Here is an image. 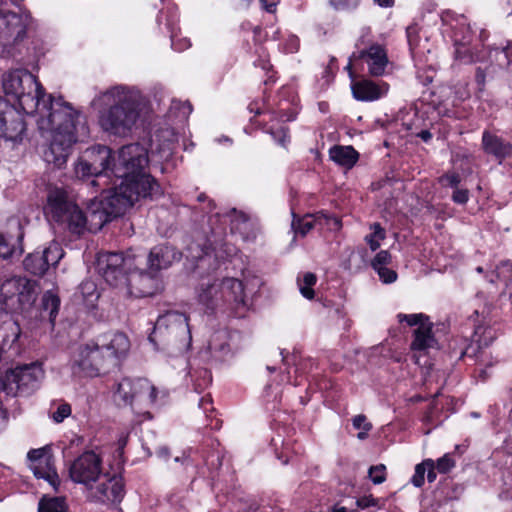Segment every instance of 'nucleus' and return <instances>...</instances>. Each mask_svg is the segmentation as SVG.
Wrapping results in <instances>:
<instances>
[{
    "mask_svg": "<svg viewBox=\"0 0 512 512\" xmlns=\"http://www.w3.org/2000/svg\"><path fill=\"white\" fill-rule=\"evenodd\" d=\"M398 321L400 323L406 322L409 326H417L422 327L425 323L429 321V317L423 313L416 314H403L399 313L397 315Z\"/></svg>",
    "mask_w": 512,
    "mask_h": 512,
    "instance_id": "35",
    "label": "nucleus"
},
{
    "mask_svg": "<svg viewBox=\"0 0 512 512\" xmlns=\"http://www.w3.org/2000/svg\"><path fill=\"white\" fill-rule=\"evenodd\" d=\"M352 424L355 429L370 431L372 429V424L367 421V418L363 414L356 415L352 419Z\"/></svg>",
    "mask_w": 512,
    "mask_h": 512,
    "instance_id": "49",
    "label": "nucleus"
},
{
    "mask_svg": "<svg viewBox=\"0 0 512 512\" xmlns=\"http://www.w3.org/2000/svg\"><path fill=\"white\" fill-rule=\"evenodd\" d=\"M92 105L98 111V125L109 135H130L140 118L139 91L127 86L107 89L93 99Z\"/></svg>",
    "mask_w": 512,
    "mask_h": 512,
    "instance_id": "3",
    "label": "nucleus"
},
{
    "mask_svg": "<svg viewBox=\"0 0 512 512\" xmlns=\"http://www.w3.org/2000/svg\"><path fill=\"white\" fill-rule=\"evenodd\" d=\"M220 288L222 307L237 310L246 305V291H257L262 285L260 278L253 276L244 281L234 277L217 279Z\"/></svg>",
    "mask_w": 512,
    "mask_h": 512,
    "instance_id": "11",
    "label": "nucleus"
},
{
    "mask_svg": "<svg viewBox=\"0 0 512 512\" xmlns=\"http://www.w3.org/2000/svg\"><path fill=\"white\" fill-rule=\"evenodd\" d=\"M60 299L52 291H47L42 297L43 310L48 312L49 319L53 323L59 310Z\"/></svg>",
    "mask_w": 512,
    "mask_h": 512,
    "instance_id": "31",
    "label": "nucleus"
},
{
    "mask_svg": "<svg viewBox=\"0 0 512 512\" xmlns=\"http://www.w3.org/2000/svg\"><path fill=\"white\" fill-rule=\"evenodd\" d=\"M148 163L147 149L139 143H132L119 150L117 160L113 159L111 172L116 181H125L149 192L150 187L160 184L146 172Z\"/></svg>",
    "mask_w": 512,
    "mask_h": 512,
    "instance_id": "6",
    "label": "nucleus"
},
{
    "mask_svg": "<svg viewBox=\"0 0 512 512\" xmlns=\"http://www.w3.org/2000/svg\"><path fill=\"white\" fill-rule=\"evenodd\" d=\"M181 253L178 252L173 246L158 245L151 249L148 256L149 270L158 273L161 269H167L174 262L179 261Z\"/></svg>",
    "mask_w": 512,
    "mask_h": 512,
    "instance_id": "22",
    "label": "nucleus"
},
{
    "mask_svg": "<svg viewBox=\"0 0 512 512\" xmlns=\"http://www.w3.org/2000/svg\"><path fill=\"white\" fill-rule=\"evenodd\" d=\"M270 134L272 135L273 139L283 147H286L290 141L288 128L285 126H281L275 130L271 129Z\"/></svg>",
    "mask_w": 512,
    "mask_h": 512,
    "instance_id": "42",
    "label": "nucleus"
},
{
    "mask_svg": "<svg viewBox=\"0 0 512 512\" xmlns=\"http://www.w3.org/2000/svg\"><path fill=\"white\" fill-rule=\"evenodd\" d=\"M161 186L150 187L149 192L132 184H120L103 189L102 198L86 214L63 188H52L47 195L44 212L49 220L57 223L71 234L82 236L86 232L96 233L112 219L123 215L140 199H157L162 195Z\"/></svg>",
    "mask_w": 512,
    "mask_h": 512,
    "instance_id": "2",
    "label": "nucleus"
},
{
    "mask_svg": "<svg viewBox=\"0 0 512 512\" xmlns=\"http://www.w3.org/2000/svg\"><path fill=\"white\" fill-rule=\"evenodd\" d=\"M391 260V255L388 251L382 250L376 254L375 258L372 261V267L374 269L386 266L389 264Z\"/></svg>",
    "mask_w": 512,
    "mask_h": 512,
    "instance_id": "47",
    "label": "nucleus"
},
{
    "mask_svg": "<svg viewBox=\"0 0 512 512\" xmlns=\"http://www.w3.org/2000/svg\"><path fill=\"white\" fill-rule=\"evenodd\" d=\"M197 300L207 311L222 307V298L217 278L203 279L196 289Z\"/></svg>",
    "mask_w": 512,
    "mask_h": 512,
    "instance_id": "21",
    "label": "nucleus"
},
{
    "mask_svg": "<svg viewBox=\"0 0 512 512\" xmlns=\"http://www.w3.org/2000/svg\"><path fill=\"white\" fill-rule=\"evenodd\" d=\"M187 257L193 260H202L209 253V247L201 246L200 244L191 243L187 247Z\"/></svg>",
    "mask_w": 512,
    "mask_h": 512,
    "instance_id": "39",
    "label": "nucleus"
},
{
    "mask_svg": "<svg viewBox=\"0 0 512 512\" xmlns=\"http://www.w3.org/2000/svg\"><path fill=\"white\" fill-rule=\"evenodd\" d=\"M380 279L387 284L393 283L397 279V273L386 266L375 269Z\"/></svg>",
    "mask_w": 512,
    "mask_h": 512,
    "instance_id": "45",
    "label": "nucleus"
},
{
    "mask_svg": "<svg viewBox=\"0 0 512 512\" xmlns=\"http://www.w3.org/2000/svg\"><path fill=\"white\" fill-rule=\"evenodd\" d=\"M455 466L454 460L450 457V455L445 454L443 457L439 458L436 463V468L440 473H447Z\"/></svg>",
    "mask_w": 512,
    "mask_h": 512,
    "instance_id": "44",
    "label": "nucleus"
},
{
    "mask_svg": "<svg viewBox=\"0 0 512 512\" xmlns=\"http://www.w3.org/2000/svg\"><path fill=\"white\" fill-rule=\"evenodd\" d=\"M149 341L158 350L183 352L191 342L187 316L177 311H169L159 316Z\"/></svg>",
    "mask_w": 512,
    "mask_h": 512,
    "instance_id": "7",
    "label": "nucleus"
},
{
    "mask_svg": "<svg viewBox=\"0 0 512 512\" xmlns=\"http://www.w3.org/2000/svg\"><path fill=\"white\" fill-rule=\"evenodd\" d=\"M360 0H330V3L336 9H354L358 6Z\"/></svg>",
    "mask_w": 512,
    "mask_h": 512,
    "instance_id": "51",
    "label": "nucleus"
},
{
    "mask_svg": "<svg viewBox=\"0 0 512 512\" xmlns=\"http://www.w3.org/2000/svg\"><path fill=\"white\" fill-rule=\"evenodd\" d=\"M351 58L363 59L367 64L369 74L374 77L384 75L388 65L386 49L380 44L370 45L368 48L354 52Z\"/></svg>",
    "mask_w": 512,
    "mask_h": 512,
    "instance_id": "18",
    "label": "nucleus"
},
{
    "mask_svg": "<svg viewBox=\"0 0 512 512\" xmlns=\"http://www.w3.org/2000/svg\"><path fill=\"white\" fill-rule=\"evenodd\" d=\"M330 159L346 168H352L359 154L352 146H334L329 150Z\"/></svg>",
    "mask_w": 512,
    "mask_h": 512,
    "instance_id": "28",
    "label": "nucleus"
},
{
    "mask_svg": "<svg viewBox=\"0 0 512 512\" xmlns=\"http://www.w3.org/2000/svg\"><path fill=\"white\" fill-rule=\"evenodd\" d=\"M461 178L457 173L445 174L440 178V183L451 188H458Z\"/></svg>",
    "mask_w": 512,
    "mask_h": 512,
    "instance_id": "48",
    "label": "nucleus"
},
{
    "mask_svg": "<svg viewBox=\"0 0 512 512\" xmlns=\"http://www.w3.org/2000/svg\"><path fill=\"white\" fill-rule=\"evenodd\" d=\"M30 462V469L39 479L46 480L51 486L56 488L59 484V477L53 467L52 457L48 454L46 448L32 449L27 454Z\"/></svg>",
    "mask_w": 512,
    "mask_h": 512,
    "instance_id": "17",
    "label": "nucleus"
},
{
    "mask_svg": "<svg viewBox=\"0 0 512 512\" xmlns=\"http://www.w3.org/2000/svg\"><path fill=\"white\" fill-rule=\"evenodd\" d=\"M38 293L36 281L21 276L8 278L0 286L2 301L8 309L13 311L24 312L30 309Z\"/></svg>",
    "mask_w": 512,
    "mask_h": 512,
    "instance_id": "8",
    "label": "nucleus"
},
{
    "mask_svg": "<svg viewBox=\"0 0 512 512\" xmlns=\"http://www.w3.org/2000/svg\"><path fill=\"white\" fill-rule=\"evenodd\" d=\"M482 148L485 153L502 161L512 153V145L489 131L482 134Z\"/></svg>",
    "mask_w": 512,
    "mask_h": 512,
    "instance_id": "24",
    "label": "nucleus"
},
{
    "mask_svg": "<svg viewBox=\"0 0 512 512\" xmlns=\"http://www.w3.org/2000/svg\"><path fill=\"white\" fill-rule=\"evenodd\" d=\"M433 323L429 320L422 327L414 330V339L411 343L412 350L423 351L436 346L437 341L432 332Z\"/></svg>",
    "mask_w": 512,
    "mask_h": 512,
    "instance_id": "27",
    "label": "nucleus"
},
{
    "mask_svg": "<svg viewBox=\"0 0 512 512\" xmlns=\"http://www.w3.org/2000/svg\"><path fill=\"white\" fill-rule=\"evenodd\" d=\"M0 349L14 344L20 336V327L7 313H1Z\"/></svg>",
    "mask_w": 512,
    "mask_h": 512,
    "instance_id": "26",
    "label": "nucleus"
},
{
    "mask_svg": "<svg viewBox=\"0 0 512 512\" xmlns=\"http://www.w3.org/2000/svg\"><path fill=\"white\" fill-rule=\"evenodd\" d=\"M129 348L130 342L124 333H112L97 342L79 346L73 363L84 375L96 377L116 367Z\"/></svg>",
    "mask_w": 512,
    "mask_h": 512,
    "instance_id": "5",
    "label": "nucleus"
},
{
    "mask_svg": "<svg viewBox=\"0 0 512 512\" xmlns=\"http://www.w3.org/2000/svg\"><path fill=\"white\" fill-rule=\"evenodd\" d=\"M212 399L209 396H204L201 398L199 402L200 408H202L205 412L208 411V406H211Z\"/></svg>",
    "mask_w": 512,
    "mask_h": 512,
    "instance_id": "56",
    "label": "nucleus"
},
{
    "mask_svg": "<svg viewBox=\"0 0 512 512\" xmlns=\"http://www.w3.org/2000/svg\"><path fill=\"white\" fill-rule=\"evenodd\" d=\"M8 231L0 234V258L8 259L23 252L22 240L24 232L21 223L17 219L8 222Z\"/></svg>",
    "mask_w": 512,
    "mask_h": 512,
    "instance_id": "19",
    "label": "nucleus"
},
{
    "mask_svg": "<svg viewBox=\"0 0 512 512\" xmlns=\"http://www.w3.org/2000/svg\"><path fill=\"white\" fill-rule=\"evenodd\" d=\"M101 463L95 452L86 451L70 464L69 476L73 482L90 487L102 474Z\"/></svg>",
    "mask_w": 512,
    "mask_h": 512,
    "instance_id": "13",
    "label": "nucleus"
},
{
    "mask_svg": "<svg viewBox=\"0 0 512 512\" xmlns=\"http://www.w3.org/2000/svg\"><path fill=\"white\" fill-rule=\"evenodd\" d=\"M477 371L479 372V377H480L482 380H485V379L488 377L487 372H486V370H485V369H483V368L479 367V368H477Z\"/></svg>",
    "mask_w": 512,
    "mask_h": 512,
    "instance_id": "62",
    "label": "nucleus"
},
{
    "mask_svg": "<svg viewBox=\"0 0 512 512\" xmlns=\"http://www.w3.org/2000/svg\"><path fill=\"white\" fill-rule=\"evenodd\" d=\"M3 89L26 114L35 112L38 115V129L42 136L49 139L43 158L47 163L62 167L77 142L75 121L78 113L61 97L47 95L37 78L26 69L6 73L3 76Z\"/></svg>",
    "mask_w": 512,
    "mask_h": 512,
    "instance_id": "1",
    "label": "nucleus"
},
{
    "mask_svg": "<svg viewBox=\"0 0 512 512\" xmlns=\"http://www.w3.org/2000/svg\"><path fill=\"white\" fill-rule=\"evenodd\" d=\"M84 154L94 171L97 172V180H91V184L93 186H107L113 176L110 163L114 158L111 149L104 145H96L88 148Z\"/></svg>",
    "mask_w": 512,
    "mask_h": 512,
    "instance_id": "14",
    "label": "nucleus"
},
{
    "mask_svg": "<svg viewBox=\"0 0 512 512\" xmlns=\"http://www.w3.org/2000/svg\"><path fill=\"white\" fill-rule=\"evenodd\" d=\"M369 477L374 484L383 483L386 479V467L383 464L370 467Z\"/></svg>",
    "mask_w": 512,
    "mask_h": 512,
    "instance_id": "40",
    "label": "nucleus"
},
{
    "mask_svg": "<svg viewBox=\"0 0 512 512\" xmlns=\"http://www.w3.org/2000/svg\"><path fill=\"white\" fill-rule=\"evenodd\" d=\"M170 155H171V149H170V148H168V149H164V150L162 151L161 158H163V159H167Z\"/></svg>",
    "mask_w": 512,
    "mask_h": 512,
    "instance_id": "63",
    "label": "nucleus"
},
{
    "mask_svg": "<svg viewBox=\"0 0 512 512\" xmlns=\"http://www.w3.org/2000/svg\"><path fill=\"white\" fill-rule=\"evenodd\" d=\"M26 130L23 116L14 107L1 121L0 136L13 142L21 141Z\"/></svg>",
    "mask_w": 512,
    "mask_h": 512,
    "instance_id": "23",
    "label": "nucleus"
},
{
    "mask_svg": "<svg viewBox=\"0 0 512 512\" xmlns=\"http://www.w3.org/2000/svg\"><path fill=\"white\" fill-rule=\"evenodd\" d=\"M137 263L138 257L130 253L110 252L98 258L99 271L109 285H125L128 293L134 297L153 296L161 288L158 274L151 270H138Z\"/></svg>",
    "mask_w": 512,
    "mask_h": 512,
    "instance_id": "4",
    "label": "nucleus"
},
{
    "mask_svg": "<svg viewBox=\"0 0 512 512\" xmlns=\"http://www.w3.org/2000/svg\"><path fill=\"white\" fill-rule=\"evenodd\" d=\"M368 432H369V431H365V430H362L361 432H359V433L357 434L358 439H360V440H364V439L367 437V433H368Z\"/></svg>",
    "mask_w": 512,
    "mask_h": 512,
    "instance_id": "64",
    "label": "nucleus"
},
{
    "mask_svg": "<svg viewBox=\"0 0 512 512\" xmlns=\"http://www.w3.org/2000/svg\"><path fill=\"white\" fill-rule=\"evenodd\" d=\"M353 97L359 101H376L388 93L389 85L384 81L362 79L351 84Z\"/></svg>",
    "mask_w": 512,
    "mask_h": 512,
    "instance_id": "20",
    "label": "nucleus"
},
{
    "mask_svg": "<svg viewBox=\"0 0 512 512\" xmlns=\"http://www.w3.org/2000/svg\"><path fill=\"white\" fill-rule=\"evenodd\" d=\"M71 414V407L69 404H61L57 407L56 411L52 414V419L56 423L62 422Z\"/></svg>",
    "mask_w": 512,
    "mask_h": 512,
    "instance_id": "46",
    "label": "nucleus"
},
{
    "mask_svg": "<svg viewBox=\"0 0 512 512\" xmlns=\"http://www.w3.org/2000/svg\"><path fill=\"white\" fill-rule=\"evenodd\" d=\"M371 229L373 232L365 237V240L372 251H375L380 247V243L386 237L385 230L381 227L379 223H374L371 225Z\"/></svg>",
    "mask_w": 512,
    "mask_h": 512,
    "instance_id": "34",
    "label": "nucleus"
},
{
    "mask_svg": "<svg viewBox=\"0 0 512 512\" xmlns=\"http://www.w3.org/2000/svg\"><path fill=\"white\" fill-rule=\"evenodd\" d=\"M512 275V263L509 261H503L497 266V278L509 279Z\"/></svg>",
    "mask_w": 512,
    "mask_h": 512,
    "instance_id": "50",
    "label": "nucleus"
},
{
    "mask_svg": "<svg viewBox=\"0 0 512 512\" xmlns=\"http://www.w3.org/2000/svg\"><path fill=\"white\" fill-rule=\"evenodd\" d=\"M418 136L425 142H428L432 138V134L428 130H422Z\"/></svg>",
    "mask_w": 512,
    "mask_h": 512,
    "instance_id": "59",
    "label": "nucleus"
},
{
    "mask_svg": "<svg viewBox=\"0 0 512 512\" xmlns=\"http://www.w3.org/2000/svg\"><path fill=\"white\" fill-rule=\"evenodd\" d=\"M31 20V15L27 10L20 8L19 13L7 9H0V38L10 40L21 39L26 33V28Z\"/></svg>",
    "mask_w": 512,
    "mask_h": 512,
    "instance_id": "16",
    "label": "nucleus"
},
{
    "mask_svg": "<svg viewBox=\"0 0 512 512\" xmlns=\"http://www.w3.org/2000/svg\"><path fill=\"white\" fill-rule=\"evenodd\" d=\"M485 78H486V74H485L484 70H482L480 67L477 68L476 74H475V80H476L477 84L480 86H484Z\"/></svg>",
    "mask_w": 512,
    "mask_h": 512,
    "instance_id": "55",
    "label": "nucleus"
},
{
    "mask_svg": "<svg viewBox=\"0 0 512 512\" xmlns=\"http://www.w3.org/2000/svg\"><path fill=\"white\" fill-rule=\"evenodd\" d=\"M75 174L78 178L86 179L93 177L92 180H97V172L94 171V168L89 163L88 158L85 154H83L77 161L74 167Z\"/></svg>",
    "mask_w": 512,
    "mask_h": 512,
    "instance_id": "32",
    "label": "nucleus"
},
{
    "mask_svg": "<svg viewBox=\"0 0 512 512\" xmlns=\"http://www.w3.org/2000/svg\"><path fill=\"white\" fill-rule=\"evenodd\" d=\"M67 504L61 497H43L38 504V512H67Z\"/></svg>",
    "mask_w": 512,
    "mask_h": 512,
    "instance_id": "30",
    "label": "nucleus"
},
{
    "mask_svg": "<svg viewBox=\"0 0 512 512\" xmlns=\"http://www.w3.org/2000/svg\"><path fill=\"white\" fill-rule=\"evenodd\" d=\"M231 230H240L242 225H245L248 221V217L243 212H239L236 209H232L230 214Z\"/></svg>",
    "mask_w": 512,
    "mask_h": 512,
    "instance_id": "41",
    "label": "nucleus"
},
{
    "mask_svg": "<svg viewBox=\"0 0 512 512\" xmlns=\"http://www.w3.org/2000/svg\"><path fill=\"white\" fill-rule=\"evenodd\" d=\"M432 459H426L422 463L417 464L415 467L414 475L411 478V483L415 487H422L425 481V473L427 470V466H431Z\"/></svg>",
    "mask_w": 512,
    "mask_h": 512,
    "instance_id": "37",
    "label": "nucleus"
},
{
    "mask_svg": "<svg viewBox=\"0 0 512 512\" xmlns=\"http://www.w3.org/2000/svg\"><path fill=\"white\" fill-rule=\"evenodd\" d=\"M318 213L315 215L307 214L301 218H296L294 215L292 220V229L296 234L305 236L315 226L319 225Z\"/></svg>",
    "mask_w": 512,
    "mask_h": 512,
    "instance_id": "29",
    "label": "nucleus"
},
{
    "mask_svg": "<svg viewBox=\"0 0 512 512\" xmlns=\"http://www.w3.org/2000/svg\"><path fill=\"white\" fill-rule=\"evenodd\" d=\"M234 338L235 335L224 330L215 332L209 341L211 353L220 360L232 357L235 351L232 345Z\"/></svg>",
    "mask_w": 512,
    "mask_h": 512,
    "instance_id": "25",
    "label": "nucleus"
},
{
    "mask_svg": "<svg viewBox=\"0 0 512 512\" xmlns=\"http://www.w3.org/2000/svg\"><path fill=\"white\" fill-rule=\"evenodd\" d=\"M156 388L144 378H123L117 383L113 394L114 401L119 405H133L134 401L153 404L156 401Z\"/></svg>",
    "mask_w": 512,
    "mask_h": 512,
    "instance_id": "10",
    "label": "nucleus"
},
{
    "mask_svg": "<svg viewBox=\"0 0 512 512\" xmlns=\"http://www.w3.org/2000/svg\"><path fill=\"white\" fill-rule=\"evenodd\" d=\"M95 487H89L88 497L97 502H119L124 496V483L120 476L100 475Z\"/></svg>",
    "mask_w": 512,
    "mask_h": 512,
    "instance_id": "15",
    "label": "nucleus"
},
{
    "mask_svg": "<svg viewBox=\"0 0 512 512\" xmlns=\"http://www.w3.org/2000/svg\"><path fill=\"white\" fill-rule=\"evenodd\" d=\"M63 256L64 250L61 245L52 241L42 250H36L28 254L23 261V265L29 273L35 276H43L50 268L56 267Z\"/></svg>",
    "mask_w": 512,
    "mask_h": 512,
    "instance_id": "12",
    "label": "nucleus"
},
{
    "mask_svg": "<svg viewBox=\"0 0 512 512\" xmlns=\"http://www.w3.org/2000/svg\"><path fill=\"white\" fill-rule=\"evenodd\" d=\"M317 278L316 275L307 272L303 275L302 279H298V286L300 293L307 299H313L314 297V290L313 286L316 284Z\"/></svg>",
    "mask_w": 512,
    "mask_h": 512,
    "instance_id": "33",
    "label": "nucleus"
},
{
    "mask_svg": "<svg viewBox=\"0 0 512 512\" xmlns=\"http://www.w3.org/2000/svg\"><path fill=\"white\" fill-rule=\"evenodd\" d=\"M79 290L81 295L83 296L84 301L86 302L92 303L99 297V294L97 292V286L91 280L83 281L79 286Z\"/></svg>",
    "mask_w": 512,
    "mask_h": 512,
    "instance_id": "36",
    "label": "nucleus"
},
{
    "mask_svg": "<svg viewBox=\"0 0 512 512\" xmlns=\"http://www.w3.org/2000/svg\"><path fill=\"white\" fill-rule=\"evenodd\" d=\"M157 453L160 457H163V458H167L169 456V451H168V448H166V447L159 448Z\"/></svg>",
    "mask_w": 512,
    "mask_h": 512,
    "instance_id": "61",
    "label": "nucleus"
},
{
    "mask_svg": "<svg viewBox=\"0 0 512 512\" xmlns=\"http://www.w3.org/2000/svg\"><path fill=\"white\" fill-rule=\"evenodd\" d=\"M357 506L361 509H365L376 505V500L372 496H364L357 500Z\"/></svg>",
    "mask_w": 512,
    "mask_h": 512,
    "instance_id": "53",
    "label": "nucleus"
},
{
    "mask_svg": "<svg viewBox=\"0 0 512 512\" xmlns=\"http://www.w3.org/2000/svg\"><path fill=\"white\" fill-rule=\"evenodd\" d=\"M375 43L371 40V30L369 28H364L361 30V35L356 41V48L359 50L363 48H368L370 45H374Z\"/></svg>",
    "mask_w": 512,
    "mask_h": 512,
    "instance_id": "43",
    "label": "nucleus"
},
{
    "mask_svg": "<svg viewBox=\"0 0 512 512\" xmlns=\"http://www.w3.org/2000/svg\"><path fill=\"white\" fill-rule=\"evenodd\" d=\"M427 480L428 482H434L436 480L437 474L435 472V462L432 460L431 466H427Z\"/></svg>",
    "mask_w": 512,
    "mask_h": 512,
    "instance_id": "54",
    "label": "nucleus"
},
{
    "mask_svg": "<svg viewBox=\"0 0 512 512\" xmlns=\"http://www.w3.org/2000/svg\"><path fill=\"white\" fill-rule=\"evenodd\" d=\"M45 377L42 363L32 362L8 370L3 379V390L8 395H29L37 390Z\"/></svg>",
    "mask_w": 512,
    "mask_h": 512,
    "instance_id": "9",
    "label": "nucleus"
},
{
    "mask_svg": "<svg viewBox=\"0 0 512 512\" xmlns=\"http://www.w3.org/2000/svg\"><path fill=\"white\" fill-rule=\"evenodd\" d=\"M127 440H128V435H121L120 438L118 439V445H119V448H123L126 443H127Z\"/></svg>",
    "mask_w": 512,
    "mask_h": 512,
    "instance_id": "60",
    "label": "nucleus"
},
{
    "mask_svg": "<svg viewBox=\"0 0 512 512\" xmlns=\"http://www.w3.org/2000/svg\"><path fill=\"white\" fill-rule=\"evenodd\" d=\"M181 109L183 117H187L192 112V106L188 102L181 104Z\"/></svg>",
    "mask_w": 512,
    "mask_h": 512,
    "instance_id": "57",
    "label": "nucleus"
},
{
    "mask_svg": "<svg viewBox=\"0 0 512 512\" xmlns=\"http://www.w3.org/2000/svg\"><path fill=\"white\" fill-rule=\"evenodd\" d=\"M319 226H327L330 230H339L341 228V221L336 216L327 215L324 213H318Z\"/></svg>",
    "mask_w": 512,
    "mask_h": 512,
    "instance_id": "38",
    "label": "nucleus"
},
{
    "mask_svg": "<svg viewBox=\"0 0 512 512\" xmlns=\"http://www.w3.org/2000/svg\"><path fill=\"white\" fill-rule=\"evenodd\" d=\"M380 7H392L394 5V0H374Z\"/></svg>",
    "mask_w": 512,
    "mask_h": 512,
    "instance_id": "58",
    "label": "nucleus"
},
{
    "mask_svg": "<svg viewBox=\"0 0 512 512\" xmlns=\"http://www.w3.org/2000/svg\"><path fill=\"white\" fill-rule=\"evenodd\" d=\"M452 200L457 204H466L469 200V191L467 189H454Z\"/></svg>",
    "mask_w": 512,
    "mask_h": 512,
    "instance_id": "52",
    "label": "nucleus"
}]
</instances>
